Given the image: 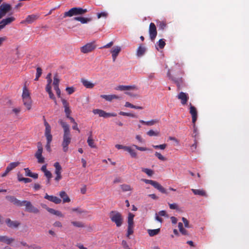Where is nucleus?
Returning <instances> with one entry per match:
<instances>
[{
  "instance_id": "nucleus-14",
  "label": "nucleus",
  "mask_w": 249,
  "mask_h": 249,
  "mask_svg": "<svg viewBox=\"0 0 249 249\" xmlns=\"http://www.w3.org/2000/svg\"><path fill=\"white\" fill-rule=\"evenodd\" d=\"M115 89L121 91H129V90H136L138 89L137 87L135 85L132 86H124L119 85L117 86Z\"/></svg>"
},
{
  "instance_id": "nucleus-11",
  "label": "nucleus",
  "mask_w": 249,
  "mask_h": 249,
  "mask_svg": "<svg viewBox=\"0 0 249 249\" xmlns=\"http://www.w3.org/2000/svg\"><path fill=\"white\" fill-rule=\"evenodd\" d=\"M39 17L38 14H32L28 15L25 19L21 21V24H32Z\"/></svg>"
},
{
  "instance_id": "nucleus-10",
  "label": "nucleus",
  "mask_w": 249,
  "mask_h": 249,
  "mask_svg": "<svg viewBox=\"0 0 249 249\" xmlns=\"http://www.w3.org/2000/svg\"><path fill=\"white\" fill-rule=\"evenodd\" d=\"M189 112L192 117V123L193 124L194 130L196 131V122L197 119V111L196 108L194 106H192L191 103H190Z\"/></svg>"
},
{
  "instance_id": "nucleus-15",
  "label": "nucleus",
  "mask_w": 249,
  "mask_h": 249,
  "mask_svg": "<svg viewBox=\"0 0 249 249\" xmlns=\"http://www.w3.org/2000/svg\"><path fill=\"white\" fill-rule=\"evenodd\" d=\"M6 199L16 206L19 207L22 206L23 201H20L16 197H15L14 196H6Z\"/></svg>"
},
{
  "instance_id": "nucleus-44",
  "label": "nucleus",
  "mask_w": 249,
  "mask_h": 249,
  "mask_svg": "<svg viewBox=\"0 0 249 249\" xmlns=\"http://www.w3.org/2000/svg\"><path fill=\"white\" fill-rule=\"evenodd\" d=\"M71 223L75 227L78 228L85 227L84 224L80 221H71Z\"/></svg>"
},
{
  "instance_id": "nucleus-37",
  "label": "nucleus",
  "mask_w": 249,
  "mask_h": 249,
  "mask_svg": "<svg viewBox=\"0 0 249 249\" xmlns=\"http://www.w3.org/2000/svg\"><path fill=\"white\" fill-rule=\"evenodd\" d=\"M19 164L20 162L18 161L11 162L7 166L6 168L9 169V171H11L19 165Z\"/></svg>"
},
{
  "instance_id": "nucleus-30",
  "label": "nucleus",
  "mask_w": 249,
  "mask_h": 249,
  "mask_svg": "<svg viewBox=\"0 0 249 249\" xmlns=\"http://www.w3.org/2000/svg\"><path fill=\"white\" fill-rule=\"evenodd\" d=\"M140 122L142 124H145L148 126H151L155 124H157L159 122V120L157 119H153L149 121H144L143 120H140Z\"/></svg>"
},
{
  "instance_id": "nucleus-8",
  "label": "nucleus",
  "mask_w": 249,
  "mask_h": 249,
  "mask_svg": "<svg viewBox=\"0 0 249 249\" xmlns=\"http://www.w3.org/2000/svg\"><path fill=\"white\" fill-rule=\"evenodd\" d=\"M53 166L55 168V174L56 175L54 180L58 183L62 178L61 175L62 168L58 162H55Z\"/></svg>"
},
{
  "instance_id": "nucleus-29",
  "label": "nucleus",
  "mask_w": 249,
  "mask_h": 249,
  "mask_svg": "<svg viewBox=\"0 0 249 249\" xmlns=\"http://www.w3.org/2000/svg\"><path fill=\"white\" fill-rule=\"evenodd\" d=\"M146 51V48L142 44L140 45L137 50V55L138 57L142 56Z\"/></svg>"
},
{
  "instance_id": "nucleus-62",
  "label": "nucleus",
  "mask_w": 249,
  "mask_h": 249,
  "mask_svg": "<svg viewBox=\"0 0 249 249\" xmlns=\"http://www.w3.org/2000/svg\"><path fill=\"white\" fill-rule=\"evenodd\" d=\"M182 221L183 222V223L184 224L185 227L186 228H189V222L187 220V219L186 218H185V217H182Z\"/></svg>"
},
{
  "instance_id": "nucleus-63",
  "label": "nucleus",
  "mask_w": 249,
  "mask_h": 249,
  "mask_svg": "<svg viewBox=\"0 0 249 249\" xmlns=\"http://www.w3.org/2000/svg\"><path fill=\"white\" fill-rule=\"evenodd\" d=\"M196 147H197V142H196V141L195 140V143L194 144H193L191 146V150L192 152H195L196 149Z\"/></svg>"
},
{
  "instance_id": "nucleus-60",
  "label": "nucleus",
  "mask_w": 249,
  "mask_h": 249,
  "mask_svg": "<svg viewBox=\"0 0 249 249\" xmlns=\"http://www.w3.org/2000/svg\"><path fill=\"white\" fill-rule=\"evenodd\" d=\"M127 146H124V145H121V144H116V145H115V147L116 148H117L118 149H123L125 151L126 149L125 148H127Z\"/></svg>"
},
{
  "instance_id": "nucleus-5",
  "label": "nucleus",
  "mask_w": 249,
  "mask_h": 249,
  "mask_svg": "<svg viewBox=\"0 0 249 249\" xmlns=\"http://www.w3.org/2000/svg\"><path fill=\"white\" fill-rule=\"evenodd\" d=\"M96 48V45L95 41L87 43L84 46L80 48L81 52L83 53H88L91 52Z\"/></svg>"
},
{
  "instance_id": "nucleus-2",
  "label": "nucleus",
  "mask_w": 249,
  "mask_h": 249,
  "mask_svg": "<svg viewBox=\"0 0 249 249\" xmlns=\"http://www.w3.org/2000/svg\"><path fill=\"white\" fill-rule=\"evenodd\" d=\"M109 216L111 221L114 223L117 227H121L124 222V218L122 214L118 211H112L109 213Z\"/></svg>"
},
{
  "instance_id": "nucleus-6",
  "label": "nucleus",
  "mask_w": 249,
  "mask_h": 249,
  "mask_svg": "<svg viewBox=\"0 0 249 249\" xmlns=\"http://www.w3.org/2000/svg\"><path fill=\"white\" fill-rule=\"evenodd\" d=\"M22 206H25V210L29 213L36 214L39 212V210L34 206L30 201L23 200Z\"/></svg>"
},
{
  "instance_id": "nucleus-48",
  "label": "nucleus",
  "mask_w": 249,
  "mask_h": 249,
  "mask_svg": "<svg viewBox=\"0 0 249 249\" xmlns=\"http://www.w3.org/2000/svg\"><path fill=\"white\" fill-rule=\"evenodd\" d=\"M119 114L123 115V116L131 117L132 118H137V116L136 115L132 114V113H127V112H123V111H120L119 112Z\"/></svg>"
},
{
  "instance_id": "nucleus-3",
  "label": "nucleus",
  "mask_w": 249,
  "mask_h": 249,
  "mask_svg": "<svg viewBox=\"0 0 249 249\" xmlns=\"http://www.w3.org/2000/svg\"><path fill=\"white\" fill-rule=\"evenodd\" d=\"M87 12L88 10L87 9H83L81 7H73L70 9L68 11L65 12L64 13L63 18L82 15Z\"/></svg>"
},
{
  "instance_id": "nucleus-26",
  "label": "nucleus",
  "mask_w": 249,
  "mask_h": 249,
  "mask_svg": "<svg viewBox=\"0 0 249 249\" xmlns=\"http://www.w3.org/2000/svg\"><path fill=\"white\" fill-rule=\"evenodd\" d=\"M167 76L168 77L172 79L177 85L178 87H179L180 86V83H181L182 82V79L181 78H174L172 75H171V74L170 73V70H169L168 71V72H167Z\"/></svg>"
},
{
  "instance_id": "nucleus-35",
  "label": "nucleus",
  "mask_w": 249,
  "mask_h": 249,
  "mask_svg": "<svg viewBox=\"0 0 249 249\" xmlns=\"http://www.w3.org/2000/svg\"><path fill=\"white\" fill-rule=\"evenodd\" d=\"M135 215L134 214L129 213L128 215L127 223L128 226H134L133 219Z\"/></svg>"
},
{
  "instance_id": "nucleus-53",
  "label": "nucleus",
  "mask_w": 249,
  "mask_h": 249,
  "mask_svg": "<svg viewBox=\"0 0 249 249\" xmlns=\"http://www.w3.org/2000/svg\"><path fill=\"white\" fill-rule=\"evenodd\" d=\"M159 132H155L153 130H150L147 132V134L149 136H157L159 135Z\"/></svg>"
},
{
  "instance_id": "nucleus-43",
  "label": "nucleus",
  "mask_w": 249,
  "mask_h": 249,
  "mask_svg": "<svg viewBox=\"0 0 249 249\" xmlns=\"http://www.w3.org/2000/svg\"><path fill=\"white\" fill-rule=\"evenodd\" d=\"M47 81V84L46 86V87H51V83L52 82V74L51 73H49L46 77Z\"/></svg>"
},
{
  "instance_id": "nucleus-20",
  "label": "nucleus",
  "mask_w": 249,
  "mask_h": 249,
  "mask_svg": "<svg viewBox=\"0 0 249 249\" xmlns=\"http://www.w3.org/2000/svg\"><path fill=\"white\" fill-rule=\"evenodd\" d=\"M5 222L7 226L11 228H18L20 225V222L18 221H12L10 219L7 218Z\"/></svg>"
},
{
  "instance_id": "nucleus-46",
  "label": "nucleus",
  "mask_w": 249,
  "mask_h": 249,
  "mask_svg": "<svg viewBox=\"0 0 249 249\" xmlns=\"http://www.w3.org/2000/svg\"><path fill=\"white\" fill-rule=\"evenodd\" d=\"M142 172L146 174L148 176H152L154 174V172L152 170L143 168L142 169Z\"/></svg>"
},
{
  "instance_id": "nucleus-28",
  "label": "nucleus",
  "mask_w": 249,
  "mask_h": 249,
  "mask_svg": "<svg viewBox=\"0 0 249 249\" xmlns=\"http://www.w3.org/2000/svg\"><path fill=\"white\" fill-rule=\"evenodd\" d=\"M74 20L80 21L82 24L87 23L91 20V18H86L82 17H75L73 18Z\"/></svg>"
},
{
  "instance_id": "nucleus-22",
  "label": "nucleus",
  "mask_w": 249,
  "mask_h": 249,
  "mask_svg": "<svg viewBox=\"0 0 249 249\" xmlns=\"http://www.w3.org/2000/svg\"><path fill=\"white\" fill-rule=\"evenodd\" d=\"M101 97L108 101H111L113 99H120L121 97L115 94L101 95Z\"/></svg>"
},
{
  "instance_id": "nucleus-4",
  "label": "nucleus",
  "mask_w": 249,
  "mask_h": 249,
  "mask_svg": "<svg viewBox=\"0 0 249 249\" xmlns=\"http://www.w3.org/2000/svg\"><path fill=\"white\" fill-rule=\"evenodd\" d=\"M142 181H144L146 184H149L152 185L155 188L157 189L160 192L165 194H168V192L167 190L162 187L159 183L158 182L150 179H143Z\"/></svg>"
},
{
  "instance_id": "nucleus-51",
  "label": "nucleus",
  "mask_w": 249,
  "mask_h": 249,
  "mask_svg": "<svg viewBox=\"0 0 249 249\" xmlns=\"http://www.w3.org/2000/svg\"><path fill=\"white\" fill-rule=\"evenodd\" d=\"M153 147L156 149H160L161 150H164L167 147V144L164 143L160 145H153Z\"/></svg>"
},
{
  "instance_id": "nucleus-13",
  "label": "nucleus",
  "mask_w": 249,
  "mask_h": 249,
  "mask_svg": "<svg viewBox=\"0 0 249 249\" xmlns=\"http://www.w3.org/2000/svg\"><path fill=\"white\" fill-rule=\"evenodd\" d=\"M177 97L181 101V104L182 105H185L189 98L188 94L182 91L179 93Z\"/></svg>"
},
{
  "instance_id": "nucleus-47",
  "label": "nucleus",
  "mask_w": 249,
  "mask_h": 249,
  "mask_svg": "<svg viewBox=\"0 0 249 249\" xmlns=\"http://www.w3.org/2000/svg\"><path fill=\"white\" fill-rule=\"evenodd\" d=\"M18 180L20 182L23 181L25 183H29L32 181V179L29 178H25L21 177L19 175H18Z\"/></svg>"
},
{
  "instance_id": "nucleus-36",
  "label": "nucleus",
  "mask_w": 249,
  "mask_h": 249,
  "mask_svg": "<svg viewBox=\"0 0 249 249\" xmlns=\"http://www.w3.org/2000/svg\"><path fill=\"white\" fill-rule=\"evenodd\" d=\"M125 148L126 149L125 151H127L132 158H137V153L136 151L132 148L131 147L127 146V148Z\"/></svg>"
},
{
  "instance_id": "nucleus-56",
  "label": "nucleus",
  "mask_w": 249,
  "mask_h": 249,
  "mask_svg": "<svg viewBox=\"0 0 249 249\" xmlns=\"http://www.w3.org/2000/svg\"><path fill=\"white\" fill-rule=\"evenodd\" d=\"M66 90L69 95L71 94L75 91L74 88L72 87H67L66 88Z\"/></svg>"
},
{
  "instance_id": "nucleus-49",
  "label": "nucleus",
  "mask_w": 249,
  "mask_h": 249,
  "mask_svg": "<svg viewBox=\"0 0 249 249\" xmlns=\"http://www.w3.org/2000/svg\"><path fill=\"white\" fill-rule=\"evenodd\" d=\"M155 155L160 160H161L162 161H165L167 160L166 158H165L163 156H162L160 153L158 152H156L155 153Z\"/></svg>"
},
{
  "instance_id": "nucleus-24",
  "label": "nucleus",
  "mask_w": 249,
  "mask_h": 249,
  "mask_svg": "<svg viewBox=\"0 0 249 249\" xmlns=\"http://www.w3.org/2000/svg\"><path fill=\"white\" fill-rule=\"evenodd\" d=\"M14 239L12 238H9L7 236H0V242H3L6 244L10 245L13 241Z\"/></svg>"
},
{
  "instance_id": "nucleus-16",
  "label": "nucleus",
  "mask_w": 249,
  "mask_h": 249,
  "mask_svg": "<svg viewBox=\"0 0 249 249\" xmlns=\"http://www.w3.org/2000/svg\"><path fill=\"white\" fill-rule=\"evenodd\" d=\"M11 9L12 7L10 4L6 3H3L0 6V13L5 16L7 13L11 10Z\"/></svg>"
},
{
  "instance_id": "nucleus-59",
  "label": "nucleus",
  "mask_w": 249,
  "mask_h": 249,
  "mask_svg": "<svg viewBox=\"0 0 249 249\" xmlns=\"http://www.w3.org/2000/svg\"><path fill=\"white\" fill-rule=\"evenodd\" d=\"M44 175L46 176L47 178H52V174L51 172L48 170L45 172H44Z\"/></svg>"
},
{
  "instance_id": "nucleus-9",
  "label": "nucleus",
  "mask_w": 249,
  "mask_h": 249,
  "mask_svg": "<svg viewBox=\"0 0 249 249\" xmlns=\"http://www.w3.org/2000/svg\"><path fill=\"white\" fill-rule=\"evenodd\" d=\"M94 114H98L100 117L107 118L110 117H115L117 114L115 113H107L104 110L100 109H95L92 111Z\"/></svg>"
},
{
  "instance_id": "nucleus-19",
  "label": "nucleus",
  "mask_w": 249,
  "mask_h": 249,
  "mask_svg": "<svg viewBox=\"0 0 249 249\" xmlns=\"http://www.w3.org/2000/svg\"><path fill=\"white\" fill-rule=\"evenodd\" d=\"M62 102L64 107V111L66 117H69L71 113V110L70 108L69 104L65 99H62Z\"/></svg>"
},
{
  "instance_id": "nucleus-55",
  "label": "nucleus",
  "mask_w": 249,
  "mask_h": 249,
  "mask_svg": "<svg viewBox=\"0 0 249 249\" xmlns=\"http://www.w3.org/2000/svg\"><path fill=\"white\" fill-rule=\"evenodd\" d=\"M108 14L106 12H102L100 13L97 14V18H100L102 17L106 18L107 17Z\"/></svg>"
},
{
  "instance_id": "nucleus-38",
  "label": "nucleus",
  "mask_w": 249,
  "mask_h": 249,
  "mask_svg": "<svg viewBox=\"0 0 249 249\" xmlns=\"http://www.w3.org/2000/svg\"><path fill=\"white\" fill-rule=\"evenodd\" d=\"M60 80L57 74H56L53 77V85L54 87V89L59 88Z\"/></svg>"
},
{
  "instance_id": "nucleus-64",
  "label": "nucleus",
  "mask_w": 249,
  "mask_h": 249,
  "mask_svg": "<svg viewBox=\"0 0 249 249\" xmlns=\"http://www.w3.org/2000/svg\"><path fill=\"white\" fill-rule=\"evenodd\" d=\"M122 245L124 247V249H130L127 242L123 240L122 241Z\"/></svg>"
},
{
  "instance_id": "nucleus-18",
  "label": "nucleus",
  "mask_w": 249,
  "mask_h": 249,
  "mask_svg": "<svg viewBox=\"0 0 249 249\" xmlns=\"http://www.w3.org/2000/svg\"><path fill=\"white\" fill-rule=\"evenodd\" d=\"M44 198L56 204H59L61 202V200L58 197L53 196H49L47 194H46Z\"/></svg>"
},
{
  "instance_id": "nucleus-34",
  "label": "nucleus",
  "mask_w": 249,
  "mask_h": 249,
  "mask_svg": "<svg viewBox=\"0 0 249 249\" xmlns=\"http://www.w3.org/2000/svg\"><path fill=\"white\" fill-rule=\"evenodd\" d=\"M160 229H156L154 230H148L147 232L150 236L152 237L159 233Z\"/></svg>"
},
{
  "instance_id": "nucleus-31",
  "label": "nucleus",
  "mask_w": 249,
  "mask_h": 249,
  "mask_svg": "<svg viewBox=\"0 0 249 249\" xmlns=\"http://www.w3.org/2000/svg\"><path fill=\"white\" fill-rule=\"evenodd\" d=\"M81 82L82 84L87 88L92 89L94 86V84L91 83L90 82L86 79H82Z\"/></svg>"
},
{
  "instance_id": "nucleus-54",
  "label": "nucleus",
  "mask_w": 249,
  "mask_h": 249,
  "mask_svg": "<svg viewBox=\"0 0 249 249\" xmlns=\"http://www.w3.org/2000/svg\"><path fill=\"white\" fill-rule=\"evenodd\" d=\"M158 46L160 49H163L165 45V42L163 39H160L159 40L158 42Z\"/></svg>"
},
{
  "instance_id": "nucleus-58",
  "label": "nucleus",
  "mask_w": 249,
  "mask_h": 249,
  "mask_svg": "<svg viewBox=\"0 0 249 249\" xmlns=\"http://www.w3.org/2000/svg\"><path fill=\"white\" fill-rule=\"evenodd\" d=\"M169 208L172 210L177 209L178 208V205L176 203L169 204Z\"/></svg>"
},
{
  "instance_id": "nucleus-12",
  "label": "nucleus",
  "mask_w": 249,
  "mask_h": 249,
  "mask_svg": "<svg viewBox=\"0 0 249 249\" xmlns=\"http://www.w3.org/2000/svg\"><path fill=\"white\" fill-rule=\"evenodd\" d=\"M149 34L151 40L153 41L157 35V31L156 25L153 22L150 23L149 28Z\"/></svg>"
},
{
  "instance_id": "nucleus-33",
  "label": "nucleus",
  "mask_w": 249,
  "mask_h": 249,
  "mask_svg": "<svg viewBox=\"0 0 249 249\" xmlns=\"http://www.w3.org/2000/svg\"><path fill=\"white\" fill-rule=\"evenodd\" d=\"M87 142L88 143L89 146H90L91 148H96V146L95 144L94 143V141L92 137L91 132H90V134L88 138Z\"/></svg>"
},
{
  "instance_id": "nucleus-50",
  "label": "nucleus",
  "mask_w": 249,
  "mask_h": 249,
  "mask_svg": "<svg viewBox=\"0 0 249 249\" xmlns=\"http://www.w3.org/2000/svg\"><path fill=\"white\" fill-rule=\"evenodd\" d=\"M47 139V143H46L45 147H46V150L50 152L51 150V142L52 141V139Z\"/></svg>"
},
{
  "instance_id": "nucleus-42",
  "label": "nucleus",
  "mask_w": 249,
  "mask_h": 249,
  "mask_svg": "<svg viewBox=\"0 0 249 249\" xmlns=\"http://www.w3.org/2000/svg\"><path fill=\"white\" fill-rule=\"evenodd\" d=\"M120 187L123 192L130 191L132 189L131 186L128 184H122Z\"/></svg>"
},
{
  "instance_id": "nucleus-41",
  "label": "nucleus",
  "mask_w": 249,
  "mask_h": 249,
  "mask_svg": "<svg viewBox=\"0 0 249 249\" xmlns=\"http://www.w3.org/2000/svg\"><path fill=\"white\" fill-rule=\"evenodd\" d=\"M121 51V48L119 46H116L112 48L111 50L110 53L111 54L118 55L119 53Z\"/></svg>"
},
{
  "instance_id": "nucleus-61",
  "label": "nucleus",
  "mask_w": 249,
  "mask_h": 249,
  "mask_svg": "<svg viewBox=\"0 0 249 249\" xmlns=\"http://www.w3.org/2000/svg\"><path fill=\"white\" fill-rule=\"evenodd\" d=\"M24 170L25 171L26 176L30 177L32 174V173L31 172L30 170L28 168H25Z\"/></svg>"
},
{
  "instance_id": "nucleus-7",
  "label": "nucleus",
  "mask_w": 249,
  "mask_h": 249,
  "mask_svg": "<svg viewBox=\"0 0 249 249\" xmlns=\"http://www.w3.org/2000/svg\"><path fill=\"white\" fill-rule=\"evenodd\" d=\"M43 147L40 142L37 143V150L35 153V156L37 159L39 163H43L45 162V159L42 156Z\"/></svg>"
},
{
  "instance_id": "nucleus-27",
  "label": "nucleus",
  "mask_w": 249,
  "mask_h": 249,
  "mask_svg": "<svg viewBox=\"0 0 249 249\" xmlns=\"http://www.w3.org/2000/svg\"><path fill=\"white\" fill-rule=\"evenodd\" d=\"M59 196L62 198L63 203L70 202L71 201L70 197L65 191L60 192Z\"/></svg>"
},
{
  "instance_id": "nucleus-40",
  "label": "nucleus",
  "mask_w": 249,
  "mask_h": 249,
  "mask_svg": "<svg viewBox=\"0 0 249 249\" xmlns=\"http://www.w3.org/2000/svg\"><path fill=\"white\" fill-rule=\"evenodd\" d=\"M30 93L28 89L25 86L23 89L22 97L23 98L30 97Z\"/></svg>"
},
{
  "instance_id": "nucleus-39",
  "label": "nucleus",
  "mask_w": 249,
  "mask_h": 249,
  "mask_svg": "<svg viewBox=\"0 0 249 249\" xmlns=\"http://www.w3.org/2000/svg\"><path fill=\"white\" fill-rule=\"evenodd\" d=\"M51 88H52L51 87H46L45 89H46V92H47L48 93L49 97L51 99L54 100L55 101V102H56L55 97L54 94H53V93L52 92Z\"/></svg>"
},
{
  "instance_id": "nucleus-23",
  "label": "nucleus",
  "mask_w": 249,
  "mask_h": 249,
  "mask_svg": "<svg viewBox=\"0 0 249 249\" xmlns=\"http://www.w3.org/2000/svg\"><path fill=\"white\" fill-rule=\"evenodd\" d=\"M191 191L195 195H198L202 196L207 197V195L206 191L202 189H192Z\"/></svg>"
},
{
  "instance_id": "nucleus-1",
  "label": "nucleus",
  "mask_w": 249,
  "mask_h": 249,
  "mask_svg": "<svg viewBox=\"0 0 249 249\" xmlns=\"http://www.w3.org/2000/svg\"><path fill=\"white\" fill-rule=\"evenodd\" d=\"M64 130V134L63 136V141L61 143L63 151L67 152L69 149V145L71 141V136L70 132L69 125L62 120L58 121Z\"/></svg>"
},
{
  "instance_id": "nucleus-17",
  "label": "nucleus",
  "mask_w": 249,
  "mask_h": 249,
  "mask_svg": "<svg viewBox=\"0 0 249 249\" xmlns=\"http://www.w3.org/2000/svg\"><path fill=\"white\" fill-rule=\"evenodd\" d=\"M44 125L45 126V136L46 139H53L52 135L51 133V127L49 124L46 122L44 121Z\"/></svg>"
},
{
  "instance_id": "nucleus-21",
  "label": "nucleus",
  "mask_w": 249,
  "mask_h": 249,
  "mask_svg": "<svg viewBox=\"0 0 249 249\" xmlns=\"http://www.w3.org/2000/svg\"><path fill=\"white\" fill-rule=\"evenodd\" d=\"M15 19L16 18L14 17H10L3 19L0 22L4 28L6 25H9L12 22L14 21Z\"/></svg>"
},
{
  "instance_id": "nucleus-25",
  "label": "nucleus",
  "mask_w": 249,
  "mask_h": 249,
  "mask_svg": "<svg viewBox=\"0 0 249 249\" xmlns=\"http://www.w3.org/2000/svg\"><path fill=\"white\" fill-rule=\"evenodd\" d=\"M22 100L24 105L26 107L28 110H30L32 107V100L31 97L23 98Z\"/></svg>"
},
{
  "instance_id": "nucleus-52",
  "label": "nucleus",
  "mask_w": 249,
  "mask_h": 249,
  "mask_svg": "<svg viewBox=\"0 0 249 249\" xmlns=\"http://www.w3.org/2000/svg\"><path fill=\"white\" fill-rule=\"evenodd\" d=\"M134 226H128L127 231V236L128 237L130 235L133 233Z\"/></svg>"
},
{
  "instance_id": "nucleus-57",
  "label": "nucleus",
  "mask_w": 249,
  "mask_h": 249,
  "mask_svg": "<svg viewBox=\"0 0 249 249\" xmlns=\"http://www.w3.org/2000/svg\"><path fill=\"white\" fill-rule=\"evenodd\" d=\"M133 146L135 147L137 149L142 151H144L147 150V149L146 147H140L134 144L133 145Z\"/></svg>"
},
{
  "instance_id": "nucleus-32",
  "label": "nucleus",
  "mask_w": 249,
  "mask_h": 249,
  "mask_svg": "<svg viewBox=\"0 0 249 249\" xmlns=\"http://www.w3.org/2000/svg\"><path fill=\"white\" fill-rule=\"evenodd\" d=\"M46 210L48 211V212H49V213H50L52 214L57 215L60 217L63 216L61 212L59 211H56V210H55L54 209H53L52 208H46Z\"/></svg>"
},
{
  "instance_id": "nucleus-45",
  "label": "nucleus",
  "mask_w": 249,
  "mask_h": 249,
  "mask_svg": "<svg viewBox=\"0 0 249 249\" xmlns=\"http://www.w3.org/2000/svg\"><path fill=\"white\" fill-rule=\"evenodd\" d=\"M166 23L164 21H159L158 26L160 30H164L166 27Z\"/></svg>"
}]
</instances>
